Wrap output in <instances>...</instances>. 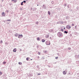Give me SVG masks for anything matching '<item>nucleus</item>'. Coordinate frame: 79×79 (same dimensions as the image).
I'll return each instance as SVG.
<instances>
[{
	"instance_id": "nucleus-31",
	"label": "nucleus",
	"mask_w": 79,
	"mask_h": 79,
	"mask_svg": "<svg viewBox=\"0 0 79 79\" xmlns=\"http://www.w3.org/2000/svg\"><path fill=\"white\" fill-rule=\"evenodd\" d=\"M31 60H32V59H31Z\"/></svg>"
},
{
	"instance_id": "nucleus-23",
	"label": "nucleus",
	"mask_w": 79,
	"mask_h": 79,
	"mask_svg": "<svg viewBox=\"0 0 79 79\" xmlns=\"http://www.w3.org/2000/svg\"><path fill=\"white\" fill-rule=\"evenodd\" d=\"M64 6H66V4H64Z\"/></svg>"
},
{
	"instance_id": "nucleus-2",
	"label": "nucleus",
	"mask_w": 79,
	"mask_h": 79,
	"mask_svg": "<svg viewBox=\"0 0 79 79\" xmlns=\"http://www.w3.org/2000/svg\"><path fill=\"white\" fill-rule=\"evenodd\" d=\"M66 28L67 29H70V28H71V27L69 26V25H68L67 26H66Z\"/></svg>"
},
{
	"instance_id": "nucleus-16",
	"label": "nucleus",
	"mask_w": 79,
	"mask_h": 79,
	"mask_svg": "<svg viewBox=\"0 0 79 79\" xmlns=\"http://www.w3.org/2000/svg\"><path fill=\"white\" fill-rule=\"evenodd\" d=\"M61 31H62V32H63V28H62L61 29Z\"/></svg>"
},
{
	"instance_id": "nucleus-28",
	"label": "nucleus",
	"mask_w": 79,
	"mask_h": 79,
	"mask_svg": "<svg viewBox=\"0 0 79 79\" xmlns=\"http://www.w3.org/2000/svg\"><path fill=\"white\" fill-rule=\"evenodd\" d=\"M66 29V28H65V27H64V29Z\"/></svg>"
},
{
	"instance_id": "nucleus-22",
	"label": "nucleus",
	"mask_w": 79,
	"mask_h": 79,
	"mask_svg": "<svg viewBox=\"0 0 79 79\" xmlns=\"http://www.w3.org/2000/svg\"><path fill=\"white\" fill-rule=\"evenodd\" d=\"M23 2H22V3H21V5H23Z\"/></svg>"
},
{
	"instance_id": "nucleus-7",
	"label": "nucleus",
	"mask_w": 79,
	"mask_h": 79,
	"mask_svg": "<svg viewBox=\"0 0 79 79\" xmlns=\"http://www.w3.org/2000/svg\"><path fill=\"white\" fill-rule=\"evenodd\" d=\"M45 41V40L44 39L42 40V42H44Z\"/></svg>"
},
{
	"instance_id": "nucleus-10",
	"label": "nucleus",
	"mask_w": 79,
	"mask_h": 79,
	"mask_svg": "<svg viewBox=\"0 0 79 79\" xmlns=\"http://www.w3.org/2000/svg\"><path fill=\"white\" fill-rule=\"evenodd\" d=\"M64 33H65V34H68V31H64Z\"/></svg>"
},
{
	"instance_id": "nucleus-26",
	"label": "nucleus",
	"mask_w": 79,
	"mask_h": 79,
	"mask_svg": "<svg viewBox=\"0 0 79 79\" xmlns=\"http://www.w3.org/2000/svg\"><path fill=\"white\" fill-rule=\"evenodd\" d=\"M23 2H24V3H26V1H24Z\"/></svg>"
},
{
	"instance_id": "nucleus-33",
	"label": "nucleus",
	"mask_w": 79,
	"mask_h": 79,
	"mask_svg": "<svg viewBox=\"0 0 79 79\" xmlns=\"http://www.w3.org/2000/svg\"><path fill=\"white\" fill-rule=\"evenodd\" d=\"M38 58H39V56H38Z\"/></svg>"
},
{
	"instance_id": "nucleus-15",
	"label": "nucleus",
	"mask_w": 79,
	"mask_h": 79,
	"mask_svg": "<svg viewBox=\"0 0 79 79\" xmlns=\"http://www.w3.org/2000/svg\"><path fill=\"white\" fill-rule=\"evenodd\" d=\"M7 21H11V20L10 19H7Z\"/></svg>"
},
{
	"instance_id": "nucleus-1",
	"label": "nucleus",
	"mask_w": 79,
	"mask_h": 79,
	"mask_svg": "<svg viewBox=\"0 0 79 79\" xmlns=\"http://www.w3.org/2000/svg\"><path fill=\"white\" fill-rule=\"evenodd\" d=\"M46 44L47 45H50V41H47L46 42Z\"/></svg>"
},
{
	"instance_id": "nucleus-14",
	"label": "nucleus",
	"mask_w": 79,
	"mask_h": 79,
	"mask_svg": "<svg viewBox=\"0 0 79 79\" xmlns=\"http://www.w3.org/2000/svg\"><path fill=\"white\" fill-rule=\"evenodd\" d=\"M37 40H40V38L39 37H38L37 39Z\"/></svg>"
},
{
	"instance_id": "nucleus-17",
	"label": "nucleus",
	"mask_w": 79,
	"mask_h": 79,
	"mask_svg": "<svg viewBox=\"0 0 79 79\" xmlns=\"http://www.w3.org/2000/svg\"><path fill=\"white\" fill-rule=\"evenodd\" d=\"M71 49V48H69L68 49V50H70Z\"/></svg>"
},
{
	"instance_id": "nucleus-18",
	"label": "nucleus",
	"mask_w": 79,
	"mask_h": 79,
	"mask_svg": "<svg viewBox=\"0 0 79 79\" xmlns=\"http://www.w3.org/2000/svg\"><path fill=\"white\" fill-rule=\"evenodd\" d=\"M2 72H0V75H2Z\"/></svg>"
},
{
	"instance_id": "nucleus-4",
	"label": "nucleus",
	"mask_w": 79,
	"mask_h": 79,
	"mask_svg": "<svg viewBox=\"0 0 79 79\" xmlns=\"http://www.w3.org/2000/svg\"><path fill=\"white\" fill-rule=\"evenodd\" d=\"M23 37V35H19L18 37H19V38L21 39V38H22V37Z\"/></svg>"
},
{
	"instance_id": "nucleus-27",
	"label": "nucleus",
	"mask_w": 79,
	"mask_h": 79,
	"mask_svg": "<svg viewBox=\"0 0 79 79\" xmlns=\"http://www.w3.org/2000/svg\"><path fill=\"white\" fill-rule=\"evenodd\" d=\"M38 22H37L36 23V24H38Z\"/></svg>"
},
{
	"instance_id": "nucleus-21",
	"label": "nucleus",
	"mask_w": 79,
	"mask_h": 79,
	"mask_svg": "<svg viewBox=\"0 0 79 79\" xmlns=\"http://www.w3.org/2000/svg\"><path fill=\"white\" fill-rule=\"evenodd\" d=\"M56 59H58V57H55Z\"/></svg>"
},
{
	"instance_id": "nucleus-8",
	"label": "nucleus",
	"mask_w": 79,
	"mask_h": 79,
	"mask_svg": "<svg viewBox=\"0 0 79 79\" xmlns=\"http://www.w3.org/2000/svg\"><path fill=\"white\" fill-rule=\"evenodd\" d=\"M29 57H27V58H26V60H27V61H29Z\"/></svg>"
},
{
	"instance_id": "nucleus-25",
	"label": "nucleus",
	"mask_w": 79,
	"mask_h": 79,
	"mask_svg": "<svg viewBox=\"0 0 79 79\" xmlns=\"http://www.w3.org/2000/svg\"><path fill=\"white\" fill-rule=\"evenodd\" d=\"M37 75H38L39 76V75H40V73H39Z\"/></svg>"
},
{
	"instance_id": "nucleus-9",
	"label": "nucleus",
	"mask_w": 79,
	"mask_h": 79,
	"mask_svg": "<svg viewBox=\"0 0 79 79\" xmlns=\"http://www.w3.org/2000/svg\"><path fill=\"white\" fill-rule=\"evenodd\" d=\"M19 64L21 65L22 64V63L21 62H19Z\"/></svg>"
},
{
	"instance_id": "nucleus-11",
	"label": "nucleus",
	"mask_w": 79,
	"mask_h": 79,
	"mask_svg": "<svg viewBox=\"0 0 79 79\" xmlns=\"http://www.w3.org/2000/svg\"><path fill=\"white\" fill-rule=\"evenodd\" d=\"M3 64H6V61H4L3 63Z\"/></svg>"
},
{
	"instance_id": "nucleus-30",
	"label": "nucleus",
	"mask_w": 79,
	"mask_h": 79,
	"mask_svg": "<svg viewBox=\"0 0 79 79\" xmlns=\"http://www.w3.org/2000/svg\"><path fill=\"white\" fill-rule=\"evenodd\" d=\"M76 27H77L76 26H75V27H76Z\"/></svg>"
},
{
	"instance_id": "nucleus-19",
	"label": "nucleus",
	"mask_w": 79,
	"mask_h": 79,
	"mask_svg": "<svg viewBox=\"0 0 79 79\" xmlns=\"http://www.w3.org/2000/svg\"><path fill=\"white\" fill-rule=\"evenodd\" d=\"M74 26V24H72V26Z\"/></svg>"
},
{
	"instance_id": "nucleus-24",
	"label": "nucleus",
	"mask_w": 79,
	"mask_h": 79,
	"mask_svg": "<svg viewBox=\"0 0 79 79\" xmlns=\"http://www.w3.org/2000/svg\"><path fill=\"white\" fill-rule=\"evenodd\" d=\"M70 37H71V36H72V34H70Z\"/></svg>"
},
{
	"instance_id": "nucleus-3",
	"label": "nucleus",
	"mask_w": 79,
	"mask_h": 79,
	"mask_svg": "<svg viewBox=\"0 0 79 79\" xmlns=\"http://www.w3.org/2000/svg\"><path fill=\"white\" fill-rule=\"evenodd\" d=\"M63 74H64V75H65V74H66V73H67V71L65 70L63 72Z\"/></svg>"
},
{
	"instance_id": "nucleus-20",
	"label": "nucleus",
	"mask_w": 79,
	"mask_h": 79,
	"mask_svg": "<svg viewBox=\"0 0 79 79\" xmlns=\"http://www.w3.org/2000/svg\"><path fill=\"white\" fill-rule=\"evenodd\" d=\"M38 54H39V55H40V52H38Z\"/></svg>"
},
{
	"instance_id": "nucleus-34",
	"label": "nucleus",
	"mask_w": 79,
	"mask_h": 79,
	"mask_svg": "<svg viewBox=\"0 0 79 79\" xmlns=\"http://www.w3.org/2000/svg\"><path fill=\"white\" fill-rule=\"evenodd\" d=\"M7 11V12H8V11Z\"/></svg>"
},
{
	"instance_id": "nucleus-13",
	"label": "nucleus",
	"mask_w": 79,
	"mask_h": 79,
	"mask_svg": "<svg viewBox=\"0 0 79 79\" xmlns=\"http://www.w3.org/2000/svg\"><path fill=\"white\" fill-rule=\"evenodd\" d=\"M48 13L49 15H50V11H48Z\"/></svg>"
},
{
	"instance_id": "nucleus-29",
	"label": "nucleus",
	"mask_w": 79,
	"mask_h": 79,
	"mask_svg": "<svg viewBox=\"0 0 79 79\" xmlns=\"http://www.w3.org/2000/svg\"><path fill=\"white\" fill-rule=\"evenodd\" d=\"M1 42H2V41H1Z\"/></svg>"
},
{
	"instance_id": "nucleus-32",
	"label": "nucleus",
	"mask_w": 79,
	"mask_h": 79,
	"mask_svg": "<svg viewBox=\"0 0 79 79\" xmlns=\"http://www.w3.org/2000/svg\"><path fill=\"white\" fill-rule=\"evenodd\" d=\"M37 6H39V5H37Z\"/></svg>"
},
{
	"instance_id": "nucleus-12",
	"label": "nucleus",
	"mask_w": 79,
	"mask_h": 79,
	"mask_svg": "<svg viewBox=\"0 0 79 79\" xmlns=\"http://www.w3.org/2000/svg\"><path fill=\"white\" fill-rule=\"evenodd\" d=\"M15 37H17V36H18V34L17 33L15 34Z\"/></svg>"
},
{
	"instance_id": "nucleus-5",
	"label": "nucleus",
	"mask_w": 79,
	"mask_h": 79,
	"mask_svg": "<svg viewBox=\"0 0 79 79\" xmlns=\"http://www.w3.org/2000/svg\"><path fill=\"white\" fill-rule=\"evenodd\" d=\"M2 15L3 16H5V12H3L2 13Z\"/></svg>"
},
{
	"instance_id": "nucleus-6",
	"label": "nucleus",
	"mask_w": 79,
	"mask_h": 79,
	"mask_svg": "<svg viewBox=\"0 0 79 79\" xmlns=\"http://www.w3.org/2000/svg\"><path fill=\"white\" fill-rule=\"evenodd\" d=\"M16 48H14V50L13 51L14 52H16Z\"/></svg>"
}]
</instances>
